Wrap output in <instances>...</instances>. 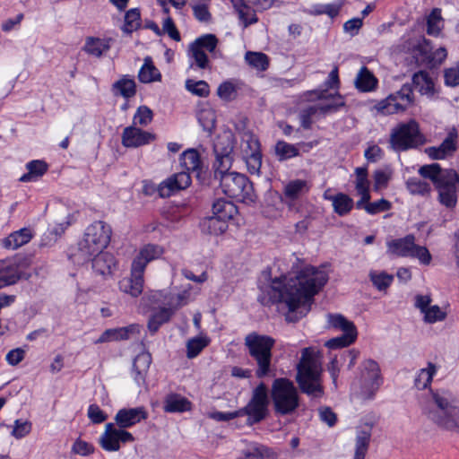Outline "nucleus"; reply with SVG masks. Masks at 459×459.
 I'll list each match as a JSON object with an SVG mask.
<instances>
[{
  "label": "nucleus",
  "instance_id": "f257e3e1",
  "mask_svg": "<svg viewBox=\"0 0 459 459\" xmlns=\"http://www.w3.org/2000/svg\"><path fill=\"white\" fill-rule=\"evenodd\" d=\"M327 281L325 270L307 266L295 277L274 279L270 286V299L273 302L284 303L288 307L286 320L296 322L308 313L314 296Z\"/></svg>",
  "mask_w": 459,
  "mask_h": 459
},
{
  "label": "nucleus",
  "instance_id": "f03ea898",
  "mask_svg": "<svg viewBox=\"0 0 459 459\" xmlns=\"http://www.w3.org/2000/svg\"><path fill=\"white\" fill-rule=\"evenodd\" d=\"M422 411L437 429L459 432V398L452 391L446 388L431 390Z\"/></svg>",
  "mask_w": 459,
  "mask_h": 459
},
{
  "label": "nucleus",
  "instance_id": "7ed1b4c3",
  "mask_svg": "<svg viewBox=\"0 0 459 459\" xmlns=\"http://www.w3.org/2000/svg\"><path fill=\"white\" fill-rule=\"evenodd\" d=\"M323 368L317 351L304 348L297 365L296 382L300 391L312 399L323 397L325 390L322 380Z\"/></svg>",
  "mask_w": 459,
  "mask_h": 459
},
{
  "label": "nucleus",
  "instance_id": "20e7f679",
  "mask_svg": "<svg viewBox=\"0 0 459 459\" xmlns=\"http://www.w3.org/2000/svg\"><path fill=\"white\" fill-rule=\"evenodd\" d=\"M180 165L186 171L176 173L162 181L158 187L160 196L169 197L174 192L188 187L191 184L190 171L195 173L198 180L204 181L206 172L204 171L200 155L196 150L185 151L180 156Z\"/></svg>",
  "mask_w": 459,
  "mask_h": 459
},
{
  "label": "nucleus",
  "instance_id": "39448f33",
  "mask_svg": "<svg viewBox=\"0 0 459 459\" xmlns=\"http://www.w3.org/2000/svg\"><path fill=\"white\" fill-rule=\"evenodd\" d=\"M419 173L430 179L439 192V201L448 208L455 207L457 202L456 183L459 176L453 169L443 170L439 164L432 163L420 168Z\"/></svg>",
  "mask_w": 459,
  "mask_h": 459
},
{
  "label": "nucleus",
  "instance_id": "423d86ee",
  "mask_svg": "<svg viewBox=\"0 0 459 459\" xmlns=\"http://www.w3.org/2000/svg\"><path fill=\"white\" fill-rule=\"evenodd\" d=\"M275 340L269 335L255 332L248 333L244 340L249 356L256 364L255 376L259 378L269 375L272 366V350Z\"/></svg>",
  "mask_w": 459,
  "mask_h": 459
},
{
  "label": "nucleus",
  "instance_id": "0eeeda50",
  "mask_svg": "<svg viewBox=\"0 0 459 459\" xmlns=\"http://www.w3.org/2000/svg\"><path fill=\"white\" fill-rule=\"evenodd\" d=\"M271 397L276 414L289 415L299 406L298 388L292 381L285 377L276 378L272 385Z\"/></svg>",
  "mask_w": 459,
  "mask_h": 459
},
{
  "label": "nucleus",
  "instance_id": "6e6552de",
  "mask_svg": "<svg viewBox=\"0 0 459 459\" xmlns=\"http://www.w3.org/2000/svg\"><path fill=\"white\" fill-rule=\"evenodd\" d=\"M111 228L103 221H95L87 227L84 238L79 244L82 255L89 258L101 253L108 247L111 238Z\"/></svg>",
  "mask_w": 459,
  "mask_h": 459
},
{
  "label": "nucleus",
  "instance_id": "1a4fd4ad",
  "mask_svg": "<svg viewBox=\"0 0 459 459\" xmlns=\"http://www.w3.org/2000/svg\"><path fill=\"white\" fill-rule=\"evenodd\" d=\"M219 180L222 193L228 197L247 204L255 201L253 184L244 174L231 171L221 176Z\"/></svg>",
  "mask_w": 459,
  "mask_h": 459
},
{
  "label": "nucleus",
  "instance_id": "9d476101",
  "mask_svg": "<svg viewBox=\"0 0 459 459\" xmlns=\"http://www.w3.org/2000/svg\"><path fill=\"white\" fill-rule=\"evenodd\" d=\"M308 95H315L316 99L325 100L326 102H320L317 104L309 105L301 110L299 119L301 126L307 129L312 125L313 117L316 115H325L337 111L340 108L344 106L342 97L339 94L326 95L324 91H311Z\"/></svg>",
  "mask_w": 459,
  "mask_h": 459
},
{
  "label": "nucleus",
  "instance_id": "9b49d317",
  "mask_svg": "<svg viewBox=\"0 0 459 459\" xmlns=\"http://www.w3.org/2000/svg\"><path fill=\"white\" fill-rule=\"evenodd\" d=\"M424 143L415 120L402 123L394 127L390 134V144L394 151L402 152L417 148Z\"/></svg>",
  "mask_w": 459,
  "mask_h": 459
},
{
  "label": "nucleus",
  "instance_id": "f8f14e48",
  "mask_svg": "<svg viewBox=\"0 0 459 459\" xmlns=\"http://www.w3.org/2000/svg\"><path fill=\"white\" fill-rule=\"evenodd\" d=\"M382 384L378 364L372 360L363 361L358 377L359 395L362 399H371Z\"/></svg>",
  "mask_w": 459,
  "mask_h": 459
},
{
  "label": "nucleus",
  "instance_id": "ddd939ff",
  "mask_svg": "<svg viewBox=\"0 0 459 459\" xmlns=\"http://www.w3.org/2000/svg\"><path fill=\"white\" fill-rule=\"evenodd\" d=\"M268 394L264 384H259L253 391L248 403L238 410L239 417L247 416V423L253 425L262 421L268 412Z\"/></svg>",
  "mask_w": 459,
  "mask_h": 459
},
{
  "label": "nucleus",
  "instance_id": "4468645a",
  "mask_svg": "<svg viewBox=\"0 0 459 459\" xmlns=\"http://www.w3.org/2000/svg\"><path fill=\"white\" fill-rule=\"evenodd\" d=\"M412 102V90L410 85L404 84L399 91L378 101L374 108L381 115H393L403 112Z\"/></svg>",
  "mask_w": 459,
  "mask_h": 459
},
{
  "label": "nucleus",
  "instance_id": "2eb2a0df",
  "mask_svg": "<svg viewBox=\"0 0 459 459\" xmlns=\"http://www.w3.org/2000/svg\"><path fill=\"white\" fill-rule=\"evenodd\" d=\"M414 306L422 315V319L426 324H436L446 320L448 315L447 306L440 307L432 304L430 295H416Z\"/></svg>",
  "mask_w": 459,
  "mask_h": 459
},
{
  "label": "nucleus",
  "instance_id": "dca6fc26",
  "mask_svg": "<svg viewBox=\"0 0 459 459\" xmlns=\"http://www.w3.org/2000/svg\"><path fill=\"white\" fill-rule=\"evenodd\" d=\"M134 441V437L130 432L116 428L113 423L106 424L105 430L100 437V445L108 452L118 451L120 442L130 443Z\"/></svg>",
  "mask_w": 459,
  "mask_h": 459
},
{
  "label": "nucleus",
  "instance_id": "f3484780",
  "mask_svg": "<svg viewBox=\"0 0 459 459\" xmlns=\"http://www.w3.org/2000/svg\"><path fill=\"white\" fill-rule=\"evenodd\" d=\"M458 148V132L455 127L447 131L446 138L438 146L426 149V153L433 160H445L453 157Z\"/></svg>",
  "mask_w": 459,
  "mask_h": 459
},
{
  "label": "nucleus",
  "instance_id": "a211bd4d",
  "mask_svg": "<svg viewBox=\"0 0 459 459\" xmlns=\"http://www.w3.org/2000/svg\"><path fill=\"white\" fill-rule=\"evenodd\" d=\"M155 135L135 126H127L122 133V144L126 148H137L148 144Z\"/></svg>",
  "mask_w": 459,
  "mask_h": 459
},
{
  "label": "nucleus",
  "instance_id": "6ab92c4d",
  "mask_svg": "<svg viewBox=\"0 0 459 459\" xmlns=\"http://www.w3.org/2000/svg\"><path fill=\"white\" fill-rule=\"evenodd\" d=\"M147 417L148 413L143 407L124 408L117 412L115 421L120 429H125L147 419Z\"/></svg>",
  "mask_w": 459,
  "mask_h": 459
},
{
  "label": "nucleus",
  "instance_id": "aec40b11",
  "mask_svg": "<svg viewBox=\"0 0 459 459\" xmlns=\"http://www.w3.org/2000/svg\"><path fill=\"white\" fill-rule=\"evenodd\" d=\"M163 253L164 250L162 247L155 244H146L139 249L131 265L135 266L137 270L144 273L147 264L160 258Z\"/></svg>",
  "mask_w": 459,
  "mask_h": 459
},
{
  "label": "nucleus",
  "instance_id": "412c9836",
  "mask_svg": "<svg viewBox=\"0 0 459 459\" xmlns=\"http://www.w3.org/2000/svg\"><path fill=\"white\" fill-rule=\"evenodd\" d=\"M310 186L307 180L294 179L289 181L283 187L281 200L287 204L290 210L294 207V202L307 194Z\"/></svg>",
  "mask_w": 459,
  "mask_h": 459
},
{
  "label": "nucleus",
  "instance_id": "4be33fe9",
  "mask_svg": "<svg viewBox=\"0 0 459 459\" xmlns=\"http://www.w3.org/2000/svg\"><path fill=\"white\" fill-rule=\"evenodd\" d=\"M93 256V271L104 278L111 276L117 269V260L115 256L108 252L97 253Z\"/></svg>",
  "mask_w": 459,
  "mask_h": 459
},
{
  "label": "nucleus",
  "instance_id": "5701e85b",
  "mask_svg": "<svg viewBox=\"0 0 459 459\" xmlns=\"http://www.w3.org/2000/svg\"><path fill=\"white\" fill-rule=\"evenodd\" d=\"M143 273L135 266L131 265L130 277L125 278L119 282V289L132 297H138L143 290Z\"/></svg>",
  "mask_w": 459,
  "mask_h": 459
},
{
  "label": "nucleus",
  "instance_id": "b1692460",
  "mask_svg": "<svg viewBox=\"0 0 459 459\" xmlns=\"http://www.w3.org/2000/svg\"><path fill=\"white\" fill-rule=\"evenodd\" d=\"M20 278L19 265L14 260L0 261V289L16 283Z\"/></svg>",
  "mask_w": 459,
  "mask_h": 459
},
{
  "label": "nucleus",
  "instance_id": "393cba45",
  "mask_svg": "<svg viewBox=\"0 0 459 459\" xmlns=\"http://www.w3.org/2000/svg\"><path fill=\"white\" fill-rule=\"evenodd\" d=\"M34 232L30 228L13 231L2 240V246L10 250H15L30 241Z\"/></svg>",
  "mask_w": 459,
  "mask_h": 459
},
{
  "label": "nucleus",
  "instance_id": "a878e982",
  "mask_svg": "<svg viewBox=\"0 0 459 459\" xmlns=\"http://www.w3.org/2000/svg\"><path fill=\"white\" fill-rule=\"evenodd\" d=\"M414 242L415 237L412 234L393 239L387 242V252L394 255L409 257Z\"/></svg>",
  "mask_w": 459,
  "mask_h": 459
},
{
  "label": "nucleus",
  "instance_id": "bb28decb",
  "mask_svg": "<svg viewBox=\"0 0 459 459\" xmlns=\"http://www.w3.org/2000/svg\"><path fill=\"white\" fill-rule=\"evenodd\" d=\"M355 87L361 92L374 91L378 85V80L366 66H362L354 80Z\"/></svg>",
  "mask_w": 459,
  "mask_h": 459
},
{
  "label": "nucleus",
  "instance_id": "cd10ccee",
  "mask_svg": "<svg viewBox=\"0 0 459 459\" xmlns=\"http://www.w3.org/2000/svg\"><path fill=\"white\" fill-rule=\"evenodd\" d=\"M110 42L111 39L87 37L82 49L90 56L100 57L110 48Z\"/></svg>",
  "mask_w": 459,
  "mask_h": 459
},
{
  "label": "nucleus",
  "instance_id": "c85d7f7f",
  "mask_svg": "<svg viewBox=\"0 0 459 459\" xmlns=\"http://www.w3.org/2000/svg\"><path fill=\"white\" fill-rule=\"evenodd\" d=\"M371 437V426L366 425L357 430L354 459H365Z\"/></svg>",
  "mask_w": 459,
  "mask_h": 459
},
{
  "label": "nucleus",
  "instance_id": "c756f323",
  "mask_svg": "<svg viewBox=\"0 0 459 459\" xmlns=\"http://www.w3.org/2000/svg\"><path fill=\"white\" fill-rule=\"evenodd\" d=\"M138 79L143 83H151L161 80V74L153 65L152 57L146 56L144 58L143 65L138 73Z\"/></svg>",
  "mask_w": 459,
  "mask_h": 459
},
{
  "label": "nucleus",
  "instance_id": "7c9ffc66",
  "mask_svg": "<svg viewBox=\"0 0 459 459\" xmlns=\"http://www.w3.org/2000/svg\"><path fill=\"white\" fill-rule=\"evenodd\" d=\"M239 149L241 157L261 152L260 143L251 131H245L242 133Z\"/></svg>",
  "mask_w": 459,
  "mask_h": 459
},
{
  "label": "nucleus",
  "instance_id": "2f4dec72",
  "mask_svg": "<svg viewBox=\"0 0 459 459\" xmlns=\"http://www.w3.org/2000/svg\"><path fill=\"white\" fill-rule=\"evenodd\" d=\"M191 409V403L185 397L170 394L164 401V410L167 412H184Z\"/></svg>",
  "mask_w": 459,
  "mask_h": 459
},
{
  "label": "nucleus",
  "instance_id": "473e14b6",
  "mask_svg": "<svg viewBox=\"0 0 459 459\" xmlns=\"http://www.w3.org/2000/svg\"><path fill=\"white\" fill-rule=\"evenodd\" d=\"M231 4L245 28L257 22L255 11L244 0H231Z\"/></svg>",
  "mask_w": 459,
  "mask_h": 459
},
{
  "label": "nucleus",
  "instance_id": "72a5a7b5",
  "mask_svg": "<svg viewBox=\"0 0 459 459\" xmlns=\"http://www.w3.org/2000/svg\"><path fill=\"white\" fill-rule=\"evenodd\" d=\"M28 172L20 178L22 182L35 181L42 177L48 170V165L45 161L35 160L26 164Z\"/></svg>",
  "mask_w": 459,
  "mask_h": 459
},
{
  "label": "nucleus",
  "instance_id": "f704fd0d",
  "mask_svg": "<svg viewBox=\"0 0 459 459\" xmlns=\"http://www.w3.org/2000/svg\"><path fill=\"white\" fill-rule=\"evenodd\" d=\"M113 91L115 95L129 99L136 93L135 82L130 76L125 75L113 84Z\"/></svg>",
  "mask_w": 459,
  "mask_h": 459
},
{
  "label": "nucleus",
  "instance_id": "c9c22d12",
  "mask_svg": "<svg viewBox=\"0 0 459 459\" xmlns=\"http://www.w3.org/2000/svg\"><path fill=\"white\" fill-rule=\"evenodd\" d=\"M213 216L221 219H232L238 212L236 205L230 201L218 199L212 204Z\"/></svg>",
  "mask_w": 459,
  "mask_h": 459
},
{
  "label": "nucleus",
  "instance_id": "e433bc0d",
  "mask_svg": "<svg viewBox=\"0 0 459 459\" xmlns=\"http://www.w3.org/2000/svg\"><path fill=\"white\" fill-rule=\"evenodd\" d=\"M234 143V136L230 133L220 134L213 144L214 154L232 155Z\"/></svg>",
  "mask_w": 459,
  "mask_h": 459
},
{
  "label": "nucleus",
  "instance_id": "4c0bfd02",
  "mask_svg": "<svg viewBox=\"0 0 459 459\" xmlns=\"http://www.w3.org/2000/svg\"><path fill=\"white\" fill-rule=\"evenodd\" d=\"M275 453L270 448L260 446L254 445L248 447L243 453V456L238 457V459H275Z\"/></svg>",
  "mask_w": 459,
  "mask_h": 459
},
{
  "label": "nucleus",
  "instance_id": "58836bf2",
  "mask_svg": "<svg viewBox=\"0 0 459 459\" xmlns=\"http://www.w3.org/2000/svg\"><path fill=\"white\" fill-rule=\"evenodd\" d=\"M368 277L373 286L379 291H385L394 281V276L384 271L371 270Z\"/></svg>",
  "mask_w": 459,
  "mask_h": 459
},
{
  "label": "nucleus",
  "instance_id": "ea45409f",
  "mask_svg": "<svg viewBox=\"0 0 459 459\" xmlns=\"http://www.w3.org/2000/svg\"><path fill=\"white\" fill-rule=\"evenodd\" d=\"M332 205L335 213L339 216H344L352 210L354 202L346 194L338 193L334 195Z\"/></svg>",
  "mask_w": 459,
  "mask_h": 459
},
{
  "label": "nucleus",
  "instance_id": "a19ab883",
  "mask_svg": "<svg viewBox=\"0 0 459 459\" xmlns=\"http://www.w3.org/2000/svg\"><path fill=\"white\" fill-rule=\"evenodd\" d=\"M191 290L192 286L187 284L179 292L172 295L168 301L169 307L175 312L179 307L188 304L192 300Z\"/></svg>",
  "mask_w": 459,
  "mask_h": 459
},
{
  "label": "nucleus",
  "instance_id": "79ce46f5",
  "mask_svg": "<svg viewBox=\"0 0 459 459\" xmlns=\"http://www.w3.org/2000/svg\"><path fill=\"white\" fill-rule=\"evenodd\" d=\"M228 221L212 216L204 222V230L210 235H221L228 230Z\"/></svg>",
  "mask_w": 459,
  "mask_h": 459
},
{
  "label": "nucleus",
  "instance_id": "37998d69",
  "mask_svg": "<svg viewBox=\"0 0 459 459\" xmlns=\"http://www.w3.org/2000/svg\"><path fill=\"white\" fill-rule=\"evenodd\" d=\"M436 372L437 367L432 363H429L428 368L420 369L418 373L414 380L415 386L419 390H422L429 386Z\"/></svg>",
  "mask_w": 459,
  "mask_h": 459
},
{
  "label": "nucleus",
  "instance_id": "c03bdc74",
  "mask_svg": "<svg viewBox=\"0 0 459 459\" xmlns=\"http://www.w3.org/2000/svg\"><path fill=\"white\" fill-rule=\"evenodd\" d=\"M173 313L169 307H163L154 313L148 322L149 330L152 333H156L162 324L170 319Z\"/></svg>",
  "mask_w": 459,
  "mask_h": 459
},
{
  "label": "nucleus",
  "instance_id": "a18cd8bd",
  "mask_svg": "<svg viewBox=\"0 0 459 459\" xmlns=\"http://www.w3.org/2000/svg\"><path fill=\"white\" fill-rule=\"evenodd\" d=\"M233 161L232 155L215 154V161L213 163L214 176L220 179L224 174H230L229 171L231 168Z\"/></svg>",
  "mask_w": 459,
  "mask_h": 459
},
{
  "label": "nucleus",
  "instance_id": "49530a36",
  "mask_svg": "<svg viewBox=\"0 0 459 459\" xmlns=\"http://www.w3.org/2000/svg\"><path fill=\"white\" fill-rule=\"evenodd\" d=\"M328 324L330 327L342 330L343 333H353L357 332L354 324L349 320H347L343 316L336 314V315H328L327 316Z\"/></svg>",
  "mask_w": 459,
  "mask_h": 459
},
{
  "label": "nucleus",
  "instance_id": "de8ad7c7",
  "mask_svg": "<svg viewBox=\"0 0 459 459\" xmlns=\"http://www.w3.org/2000/svg\"><path fill=\"white\" fill-rule=\"evenodd\" d=\"M197 118L204 130L211 132L215 127L216 115L212 108H201L197 114Z\"/></svg>",
  "mask_w": 459,
  "mask_h": 459
},
{
  "label": "nucleus",
  "instance_id": "09e8293b",
  "mask_svg": "<svg viewBox=\"0 0 459 459\" xmlns=\"http://www.w3.org/2000/svg\"><path fill=\"white\" fill-rule=\"evenodd\" d=\"M150 364L151 356L148 353H141L134 359V368L136 372L134 379L138 384L143 382V373L147 370Z\"/></svg>",
  "mask_w": 459,
  "mask_h": 459
},
{
  "label": "nucleus",
  "instance_id": "8fccbe9b",
  "mask_svg": "<svg viewBox=\"0 0 459 459\" xmlns=\"http://www.w3.org/2000/svg\"><path fill=\"white\" fill-rule=\"evenodd\" d=\"M274 150L280 160L291 159L299 155V149L295 145L284 141L277 142Z\"/></svg>",
  "mask_w": 459,
  "mask_h": 459
},
{
  "label": "nucleus",
  "instance_id": "3c124183",
  "mask_svg": "<svg viewBox=\"0 0 459 459\" xmlns=\"http://www.w3.org/2000/svg\"><path fill=\"white\" fill-rule=\"evenodd\" d=\"M210 342L207 337H195L186 343V356L188 359L196 357Z\"/></svg>",
  "mask_w": 459,
  "mask_h": 459
},
{
  "label": "nucleus",
  "instance_id": "603ef678",
  "mask_svg": "<svg viewBox=\"0 0 459 459\" xmlns=\"http://www.w3.org/2000/svg\"><path fill=\"white\" fill-rule=\"evenodd\" d=\"M412 82L423 94L430 93L434 90V83L426 72L416 73L412 77Z\"/></svg>",
  "mask_w": 459,
  "mask_h": 459
},
{
  "label": "nucleus",
  "instance_id": "864d4df0",
  "mask_svg": "<svg viewBox=\"0 0 459 459\" xmlns=\"http://www.w3.org/2000/svg\"><path fill=\"white\" fill-rule=\"evenodd\" d=\"M247 64L260 71H264L269 65L268 57L261 52H247L245 56Z\"/></svg>",
  "mask_w": 459,
  "mask_h": 459
},
{
  "label": "nucleus",
  "instance_id": "5fc2aeb1",
  "mask_svg": "<svg viewBox=\"0 0 459 459\" xmlns=\"http://www.w3.org/2000/svg\"><path fill=\"white\" fill-rule=\"evenodd\" d=\"M442 27L440 10L434 9L427 18V33L431 36H437Z\"/></svg>",
  "mask_w": 459,
  "mask_h": 459
},
{
  "label": "nucleus",
  "instance_id": "6e6d98bb",
  "mask_svg": "<svg viewBox=\"0 0 459 459\" xmlns=\"http://www.w3.org/2000/svg\"><path fill=\"white\" fill-rule=\"evenodd\" d=\"M189 56L198 68L205 69L209 65V59L204 50L192 43L189 47Z\"/></svg>",
  "mask_w": 459,
  "mask_h": 459
},
{
  "label": "nucleus",
  "instance_id": "4d7b16f0",
  "mask_svg": "<svg viewBox=\"0 0 459 459\" xmlns=\"http://www.w3.org/2000/svg\"><path fill=\"white\" fill-rule=\"evenodd\" d=\"M357 338V332L343 333L341 336L328 340L325 346L330 349H337L351 345Z\"/></svg>",
  "mask_w": 459,
  "mask_h": 459
},
{
  "label": "nucleus",
  "instance_id": "13d9d810",
  "mask_svg": "<svg viewBox=\"0 0 459 459\" xmlns=\"http://www.w3.org/2000/svg\"><path fill=\"white\" fill-rule=\"evenodd\" d=\"M140 25V10L137 8H132L128 10L125 14L124 30L126 32H132L133 30L138 29Z\"/></svg>",
  "mask_w": 459,
  "mask_h": 459
},
{
  "label": "nucleus",
  "instance_id": "bf43d9fd",
  "mask_svg": "<svg viewBox=\"0 0 459 459\" xmlns=\"http://www.w3.org/2000/svg\"><path fill=\"white\" fill-rule=\"evenodd\" d=\"M186 88L188 91L199 97H207L210 93L209 84L203 80L188 79L186 81Z\"/></svg>",
  "mask_w": 459,
  "mask_h": 459
},
{
  "label": "nucleus",
  "instance_id": "052dcab7",
  "mask_svg": "<svg viewBox=\"0 0 459 459\" xmlns=\"http://www.w3.org/2000/svg\"><path fill=\"white\" fill-rule=\"evenodd\" d=\"M409 257L417 259L422 265H429L432 261V255L429 249L424 246L417 245L415 242Z\"/></svg>",
  "mask_w": 459,
  "mask_h": 459
},
{
  "label": "nucleus",
  "instance_id": "680f3d73",
  "mask_svg": "<svg viewBox=\"0 0 459 459\" xmlns=\"http://www.w3.org/2000/svg\"><path fill=\"white\" fill-rule=\"evenodd\" d=\"M406 186L410 193L413 195H425L429 192V185L419 178H409Z\"/></svg>",
  "mask_w": 459,
  "mask_h": 459
},
{
  "label": "nucleus",
  "instance_id": "e2e57ef3",
  "mask_svg": "<svg viewBox=\"0 0 459 459\" xmlns=\"http://www.w3.org/2000/svg\"><path fill=\"white\" fill-rule=\"evenodd\" d=\"M32 424L29 420H15L11 435L16 439H21L31 431Z\"/></svg>",
  "mask_w": 459,
  "mask_h": 459
},
{
  "label": "nucleus",
  "instance_id": "0e129e2a",
  "mask_svg": "<svg viewBox=\"0 0 459 459\" xmlns=\"http://www.w3.org/2000/svg\"><path fill=\"white\" fill-rule=\"evenodd\" d=\"M152 111L148 107L141 106L134 116V125L146 126L152 122Z\"/></svg>",
  "mask_w": 459,
  "mask_h": 459
},
{
  "label": "nucleus",
  "instance_id": "69168bd1",
  "mask_svg": "<svg viewBox=\"0 0 459 459\" xmlns=\"http://www.w3.org/2000/svg\"><path fill=\"white\" fill-rule=\"evenodd\" d=\"M243 160L246 162L247 170L252 175H259L260 169L262 166V153L257 152L256 154L248 155L246 157H242Z\"/></svg>",
  "mask_w": 459,
  "mask_h": 459
},
{
  "label": "nucleus",
  "instance_id": "338daca9",
  "mask_svg": "<svg viewBox=\"0 0 459 459\" xmlns=\"http://www.w3.org/2000/svg\"><path fill=\"white\" fill-rule=\"evenodd\" d=\"M356 181L355 188L357 192L369 189V181L368 179V169L366 167L355 169Z\"/></svg>",
  "mask_w": 459,
  "mask_h": 459
},
{
  "label": "nucleus",
  "instance_id": "774afa93",
  "mask_svg": "<svg viewBox=\"0 0 459 459\" xmlns=\"http://www.w3.org/2000/svg\"><path fill=\"white\" fill-rule=\"evenodd\" d=\"M445 83L450 87H456L459 85V65H455L444 71Z\"/></svg>",
  "mask_w": 459,
  "mask_h": 459
}]
</instances>
